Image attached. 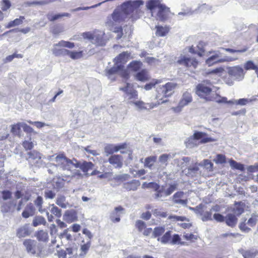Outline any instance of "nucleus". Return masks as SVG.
Returning <instances> with one entry per match:
<instances>
[{"label":"nucleus","instance_id":"de8ad7c7","mask_svg":"<svg viewBox=\"0 0 258 258\" xmlns=\"http://www.w3.org/2000/svg\"><path fill=\"white\" fill-rule=\"evenodd\" d=\"M104 151L106 153V155H111L114 152H117L116 151V146L113 144H108L104 147Z\"/></svg>","mask_w":258,"mask_h":258},{"label":"nucleus","instance_id":"aec40b11","mask_svg":"<svg viewBox=\"0 0 258 258\" xmlns=\"http://www.w3.org/2000/svg\"><path fill=\"white\" fill-rule=\"evenodd\" d=\"M177 184L175 182L169 183L167 181L166 184L164 185L165 187V196H168L170 195L177 189Z\"/></svg>","mask_w":258,"mask_h":258},{"label":"nucleus","instance_id":"cd10ccee","mask_svg":"<svg viewBox=\"0 0 258 258\" xmlns=\"http://www.w3.org/2000/svg\"><path fill=\"white\" fill-rule=\"evenodd\" d=\"M143 63L141 61L133 60L127 66L129 69L133 72H138L141 69Z\"/></svg>","mask_w":258,"mask_h":258},{"label":"nucleus","instance_id":"39448f33","mask_svg":"<svg viewBox=\"0 0 258 258\" xmlns=\"http://www.w3.org/2000/svg\"><path fill=\"white\" fill-rule=\"evenodd\" d=\"M227 73L231 78L238 81L242 80L245 75L243 68L240 66L228 67Z\"/></svg>","mask_w":258,"mask_h":258},{"label":"nucleus","instance_id":"9d476101","mask_svg":"<svg viewBox=\"0 0 258 258\" xmlns=\"http://www.w3.org/2000/svg\"><path fill=\"white\" fill-rule=\"evenodd\" d=\"M177 86V84L173 82H168L163 85L162 93L165 97L171 96L174 92L173 90Z\"/></svg>","mask_w":258,"mask_h":258},{"label":"nucleus","instance_id":"09e8293b","mask_svg":"<svg viewBox=\"0 0 258 258\" xmlns=\"http://www.w3.org/2000/svg\"><path fill=\"white\" fill-rule=\"evenodd\" d=\"M158 171L159 172L158 177H162L165 176L166 177H168V176H171L173 175V173L171 172H167L166 169L165 168V167L162 168L161 167L158 168Z\"/></svg>","mask_w":258,"mask_h":258},{"label":"nucleus","instance_id":"8fccbe9b","mask_svg":"<svg viewBox=\"0 0 258 258\" xmlns=\"http://www.w3.org/2000/svg\"><path fill=\"white\" fill-rule=\"evenodd\" d=\"M164 189V185H163L159 188V189L156 190V193L155 194V198L156 199H160L162 198L166 197V196H165Z\"/></svg>","mask_w":258,"mask_h":258},{"label":"nucleus","instance_id":"680f3d73","mask_svg":"<svg viewBox=\"0 0 258 258\" xmlns=\"http://www.w3.org/2000/svg\"><path fill=\"white\" fill-rule=\"evenodd\" d=\"M242 254L244 258H254L256 256V252L253 250L243 251Z\"/></svg>","mask_w":258,"mask_h":258},{"label":"nucleus","instance_id":"e433bc0d","mask_svg":"<svg viewBox=\"0 0 258 258\" xmlns=\"http://www.w3.org/2000/svg\"><path fill=\"white\" fill-rule=\"evenodd\" d=\"M28 157L26 158L27 160H40L41 158V154L35 150L29 152L27 153Z\"/></svg>","mask_w":258,"mask_h":258},{"label":"nucleus","instance_id":"c85d7f7f","mask_svg":"<svg viewBox=\"0 0 258 258\" xmlns=\"http://www.w3.org/2000/svg\"><path fill=\"white\" fill-rule=\"evenodd\" d=\"M21 127H22V123L18 122L11 125V132L14 136L20 137L21 132Z\"/></svg>","mask_w":258,"mask_h":258},{"label":"nucleus","instance_id":"c756f323","mask_svg":"<svg viewBox=\"0 0 258 258\" xmlns=\"http://www.w3.org/2000/svg\"><path fill=\"white\" fill-rule=\"evenodd\" d=\"M35 236L39 241L45 242L48 240V235L47 232L43 230L38 231L35 234Z\"/></svg>","mask_w":258,"mask_h":258},{"label":"nucleus","instance_id":"4c0bfd02","mask_svg":"<svg viewBox=\"0 0 258 258\" xmlns=\"http://www.w3.org/2000/svg\"><path fill=\"white\" fill-rule=\"evenodd\" d=\"M68 56L72 59H78L83 57V51H70L69 50Z\"/></svg>","mask_w":258,"mask_h":258},{"label":"nucleus","instance_id":"c03bdc74","mask_svg":"<svg viewBox=\"0 0 258 258\" xmlns=\"http://www.w3.org/2000/svg\"><path fill=\"white\" fill-rule=\"evenodd\" d=\"M222 50H224L227 52H228L230 53H243L246 52L248 50V47L246 46H244L242 49H235L233 48H223L222 47L220 48Z\"/></svg>","mask_w":258,"mask_h":258},{"label":"nucleus","instance_id":"864d4df0","mask_svg":"<svg viewBox=\"0 0 258 258\" xmlns=\"http://www.w3.org/2000/svg\"><path fill=\"white\" fill-rule=\"evenodd\" d=\"M143 186L146 188H153L155 190H157L160 187L158 183L153 182H150L148 183L145 182L143 184Z\"/></svg>","mask_w":258,"mask_h":258},{"label":"nucleus","instance_id":"423d86ee","mask_svg":"<svg viewBox=\"0 0 258 258\" xmlns=\"http://www.w3.org/2000/svg\"><path fill=\"white\" fill-rule=\"evenodd\" d=\"M209 53L212 54L206 60V64L209 67L213 65L215 63L232 61L237 59V57L234 58L233 57H225L223 58L220 59L217 58L214 51L209 52Z\"/></svg>","mask_w":258,"mask_h":258},{"label":"nucleus","instance_id":"a19ab883","mask_svg":"<svg viewBox=\"0 0 258 258\" xmlns=\"http://www.w3.org/2000/svg\"><path fill=\"white\" fill-rule=\"evenodd\" d=\"M91 246V243L90 241L87 242L86 243L82 244L81 245L80 250L81 253L79 254V256L80 257H84L86 253H87L88 251L89 250L90 247Z\"/></svg>","mask_w":258,"mask_h":258},{"label":"nucleus","instance_id":"603ef678","mask_svg":"<svg viewBox=\"0 0 258 258\" xmlns=\"http://www.w3.org/2000/svg\"><path fill=\"white\" fill-rule=\"evenodd\" d=\"M244 212L243 207L240 204H235L233 208L234 215L235 216H239Z\"/></svg>","mask_w":258,"mask_h":258},{"label":"nucleus","instance_id":"f704fd0d","mask_svg":"<svg viewBox=\"0 0 258 258\" xmlns=\"http://www.w3.org/2000/svg\"><path fill=\"white\" fill-rule=\"evenodd\" d=\"M92 43L96 46H103L105 45L106 42L103 37L100 35L94 36Z\"/></svg>","mask_w":258,"mask_h":258},{"label":"nucleus","instance_id":"1a4fd4ad","mask_svg":"<svg viewBox=\"0 0 258 258\" xmlns=\"http://www.w3.org/2000/svg\"><path fill=\"white\" fill-rule=\"evenodd\" d=\"M31 233L29 224H25L16 230V236L18 238H23L29 236Z\"/></svg>","mask_w":258,"mask_h":258},{"label":"nucleus","instance_id":"e2e57ef3","mask_svg":"<svg viewBox=\"0 0 258 258\" xmlns=\"http://www.w3.org/2000/svg\"><path fill=\"white\" fill-rule=\"evenodd\" d=\"M246 220L244 222H241L239 225V228L241 231L245 233H248L251 231V229L246 226L247 222H245Z\"/></svg>","mask_w":258,"mask_h":258},{"label":"nucleus","instance_id":"774afa93","mask_svg":"<svg viewBox=\"0 0 258 258\" xmlns=\"http://www.w3.org/2000/svg\"><path fill=\"white\" fill-rule=\"evenodd\" d=\"M2 198L5 201L10 199L12 196V192L8 190H4L2 191Z\"/></svg>","mask_w":258,"mask_h":258},{"label":"nucleus","instance_id":"6e6552de","mask_svg":"<svg viewBox=\"0 0 258 258\" xmlns=\"http://www.w3.org/2000/svg\"><path fill=\"white\" fill-rule=\"evenodd\" d=\"M192 96L188 92H185L182 95L181 99L180 100L178 106L177 107L173 108L175 111H180L181 108L192 101Z\"/></svg>","mask_w":258,"mask_h":258},{"label":"nucleus","instance_id":"4468645a","mask_svg":"<svg viewBox=\"0 0 258 258\" xmlns=\"http://www.w3.org/2000/svg\"><path fill=\"white\" fill-rule=\"evenodd\" d=\"M122 157L120 155H111L108 159L110 164L114 165L116 167H121L122 166Z\"/></svg>","mask_w":258,"mask_h":258},{"label":"nucleus","instance_id":"4be33fe9","mask_svg":"<svg viewBox=\"0 0 258 258\" xmlns=\"http://www.w3.org/2000/svg\"><path fill=\"white\" fill-rule=\"evenodd\" d=\"M224 221L228 226L234 227L237 223V218L233 214H228L225 218Z\"/></svg>","mask_w":258,"mask_h":258},{"label":"nucleus","instance_id":"412c9836","mask_svg":"<svg viewBox=\"0 0 258 258\" xmlns=\"http://www.w3.org/2000/svg\"><path fill=\"white\" fill-rule=\"evenodd\" d=\"M135 77L136 80L141 82H145L149 79L148 71L146 69H142L138 71L136 73Z\"/></svg>","mask_w":258,"mask_h":258},{"label":"nucleus","instance_id":"9b49d317","mask_svg":"<svg viewBox=\"0 0 258 258\" xmlns=\"http://www.w3.org/2000/svg\"><path fill=\"white\" fill-rule=\"evenodd\" d=\"M130 56V53L127 51L122 52L114 58V62L115 63V64H121L123 68Z\"/></svg>","mask_w":258,"mask_h":258},{"label":"nucleus","instance_id":"49530a36","mask_svg":"<svg viewBox=\"0 0 258 258\" xmlns=\"http://www.w3.org/2000/svg\"><path fill=\"white\" fill-rule=\"evenodd\" d=\"M63 178H53V186L54 188L59 189L63 187Z\"/></svg>","mask_w":258,"mask_h":258},{"label":"nucleus","instance_id":"72a5a7b5","mask_svg":"<svg viewBox=\"0 0 258 258\" xmlns=\"http://www.w3.org/2000/svg\"><path fill=\"white\" fill-rule=\"evenodd\" d=\"M25 19L24 16H20L19 18H17L13 21H10L6 26V28H11L12 27L18 26L23 23V20Z\"/></svg>","mask_w":258,"mask_h":258},{"label":"nucleus","instance_id":"0eeeda50","mask_svg":"<svg viewBox=\"0 0 258 258\" xmlns=\"http://www.w3.org/2000/svg\"><path fill=\"white\" fill-rule=\"evenodd\" d=\"M37 244V242L33 239H25L23 241V245L27 252L33 255L36 254Z\"/></svg>","mask_w":258,"mask_h":258},{"label":"nucleus","instance_id":"f3484780","mask_svg":"<svg viewBox=\"0 0 258 258\" xmlns=\"http://www.w3.org/2000/svg\"><path fill=\"white\" fill-rule=\"evenodd\" d=\"M123 208L121 206L115 208L114 210L111 212L110 216V220L113 222H119L120 220V214L118 212L122 211Z\"/></svg>","mask_w":258,"mask_h":258},{"label":"nucleus","instance_id":"58836bf2","mask_svg":"<svg viewBox=\"0 0 258 258\" xmlns=\"http://www.w3.org/2000/svg\"><path fill=\"white\" fill-rule=\"evenodd\" d=\"M46 221L42 216H36L33 220L32 225L34 227H36L39 225H45Z\"/></svg>","mask_w":258,"mask_h":258},{"label":"nucleus","instance_id":"ea45409f","mask_svg":"<svg viewBox=\"0 0 258 258\" xmlns=\"http://www.w3.org/2000/svg\"><path fill=\"white\" fill-rule=\"evenodd\" d=\"M213 161L217 164H222L227 162L226 156L222 154H217L215 158L213 159Z\"/></svg>","mask_w":258,"mask_h":258},{"label":"nucleus","instance_id":"a211bd4d","mask_svg":"<svg viewBox=\"0 0 258 258\" xmlns=\"http://www.w3.org/2000/svg\"><path fill=\"white\" fill-rule=\"evenodd\" d=\"M228 163L231 168L234 170H238L241 172H243L245 170V165L240 162L233 160L232 158H230L228 160Z\"/></svg>","mask_w":258,"mask_h":258},{"label":"nucleus","instance_id":"dca6fc26","mask_svg":"<svg viewBox=\"0 0 258 258\" xmlns=\"http://www.w3.org/2000/svg\"><path fill=\"white\" fill-rule=\"evenodd\" d=\"M55 203L57 205L63 209L72 207V205L67 201L66 197L63 195H58Z\"/></svg>","mask_w":258,"mask_h":258},{"label":"nucleus","instance_id":"f257e3e1","mask_svg":"<svg viewBox=\"0 0 258 258\" xmlns=\"http://www.w3.org/2000/svg\"><path fill=\"white\" fill-rule=\"evenodd\" d=\"M55 161L57 163L55 166L59 167L63 170L70 171L72 175L71 177L75 175L81 176V173L80 169L86 176H95L98 175L97 177H105L104 174H101L100 172L95 167V165L91 161H87L83 160H78L73 158L70 159L64 154H59L55 158Z\"/></svg>","mask_w":258,"mask_h":258},{"label":"nucleus","instance_id":"f8f14e48","mask_svg":"<svg viewBox=\"0 0 258 258\" xmlns=\"http://www.w3.org/2000/svg\"><path fill=\"white\" fill-rule=\"evenodd\" d=\"M199 167L203 168L207 172H211L213 171L214 164L211 160L205 159L198 163L197 164Z\"/></svg>","mask_w":258,"mask_h":258},{"label":"nucleus","instance_id":"5701e85b","mask_svg":"<svg viewBox=\"0 0 258 258\" xmlns=\"http://www.w3.org/2000/svg\"><path fill=\"white\" fill-rule=\"evenodd\" d=\"M166 10H169V8L166 7L164 5L161 6L159 9L157 16L158 19L161 22H164L167 18Z\"/></svg>","mask_w":258,"mask_h":258},{"label":"nucleus","instance_id":"a878e982","mask_svg":"<svg viewBox=\"0 0 258 258\" xmlns=\"http://www.w3.org/2000/svg\"><path fill=\"white\" fill-rule=\"evenodd\" d=\"M163 5L160 0H149L146 4V7L148 10L152 11L156 8L159 9Z\"/></svg>","mask_w":258,"mask_h":258},{"label":"nucleus","instance_id":"bb28decb","mask_svg":"<svg viewBox=\"0 0 258 258\" xmlns=\"http://www.w3.org/2000/svg\"><path fill=\"white\" fill-rule=\"evenodd\" d=\"M156 31L155 34L158 37H164L169 32V29L167 27H163L160 25L155 26Z\"/></svg>","mask_w":258,"mask_h":258},{"label":"nucleus","instance_id":"052dcab7","mask_svg":"<svg viewBox=\"0 0 258 258\" xmlns=\"http://www.w3.org/2000/svg\"><path fill=\"white\" fill-rule=\"evenodd\" d=\"M212 98L214 99L213 101L219 104L226 103L227 102V98L226 97H221L218 94H216V96L212 97Z\"/></svg>","mask_w":258,"mask_h":258},{"label":"nucleus","instance_id":"7ed1b4c3","mask_svg":"<svg viewBox=\"0 0 258 258\" xmlns=\"http://www.w3.org/2000/svg\"><path fill=\"white\" fill-rule=\"evenodd\" d=\"M119 90L124 93V99L128 104L132 105L131 102H134L138 99V91L134 88L133 85L129 83H127L124 87L119 88Z\"/></svg>","mask_w":258,"mask_h":258},{"label":"nucleus","instance_id":"7c9ffc66","mask_svg":"<svg viewBox=\"0 0 258 258\" xmlns=\"http://www.w3.org/2000/svg\"><path fill=\"white\" fill-rule=\"evenodd\" d=\"M175 154H163L159 157V162L162 164H164L165 166L167 165V161L169 159L173 158Z\"/></svg>","mask_w":258,"mask_h":258},{"label":"nucleus","instance_id":"6e6d98bb","mask_svg":"<svg viewBox=\"0 0 258 258\" xmlns=\"http://www.w3.org/2000/svg\"><path fill=\"white\" fill-rule=\"evenodd\" d=\"M257 216L252 215L251 217L247 221V224L250 227H254L257 222Z\"/></svg>","mask_w":258,"mask_h":258},{"label":"nucleus","instance_id":"0e129e2a","mask_svg":"<svg viewBox=\"0 0 258 258\" xmlns=\"http://www.w3.org/2000/svg\"><path fill=\"white\" fill-rule=\"evenodd\" d=\"M2 10L6 11L11 6V3L9 0H3L1 3Z\"/></svg>","mask_w":258,"mask_h":258},{"label":"nucleus","instance_id":"20e7f679","mask_svg":"<svg viewBox=\"0 0 258 258\" xmlns=\"http://www.w3.org/2000/svg\"><path fill=\"white\" fill-rule=\"evenodd\" d=\"M212 91L210 86H206L204 83H200L196 86V94L201 98H203L206 101H213L212 96L209 95Z\"/></svg>","mask_w":258,"mask_h":258},{"label":"nucleus","instance_id":"2f4dec72","mask_svg":"<svg viewBox=\"0 0 258 258\" xmlns=\"http://www.w3.org/2000/svg\"><path fill=\"white\" fill-rule=\"evenodd\" d=\"M244 68L245 70H254L258 77V67L252 60H248L244 64Z\"/></svg>","mask_w":258,"mask_h":258},{"label":"nucleus","instance_id":"4d7b16f0","mask_svg":"<svg viewBox=\"0 0 258 258\" xmlns=\"http://www.w3.org/2000/svg\"><path fill=\"white\" fill-rule=\"evenodd\" d=\"M201 216L203 221H211L213 219L211 211H206L205 212L203 211V215Z\"/></svg>","mask_w":258,"mask_h":258},{"label":"nucleus","instance_id":"13d9d810","mask_svg":"<svg viewBox=\"0 0 258 258\" xmlns=\"http://www.w3.org/2000/svg\"><path fill=\"white\" fill-rule=\"evenodd\" d=\"M247 170V174L258 172L257 163H254L253 165L247 166L245 168Z\"/></svg>","mask_w":258,"mask_h":258},{"label":"nucleus","instance_id":"c9c22d12","mask_svg":"<svg viewBox=\"0 0 258 258\" xmlns=\"http://www.w3.org/2000/svg\"><path fill=\"white\" fill-rule=\"evenodd\" d=\"M157 157L156 156H151L145 158L144 166L152 169L154 163L156 161Z\"/></svg>","mask_w":258,"mask_h":258},{"label":"nucleus","instance_id":"5fc2aeb1","mask_svg":"<svg viewBox=\"0 0 258 258\" xmlns=\"http://www.w3.org/2000/svg\"><path fill=\"white\" fill-rule=\"evenodd\" d=\"M160 83H161V81L159 80H153L152 82L147 83L144 86V89L146 90H150L156 84H158Z\"/></svg>","mask_w":258,"mask_h":258},{"label":"nucleus","instance_id":"37998d69","mask_svg":"<svg viewBox=\"0 0 258 258\" xmlns=\"http://www.w3.org/2000/svg\"><path fill=\"white\" fill-rule=\"evenodd\" d=\"M164 226L156 227L154 229L152 233V237L156 238L161 235L165 232Z\"/></svg>","mask_w":258,"mask_h":258},{"label":"nucleus","instance_id":"f03ea898","mask_svg":"<svg viewBox=\"0 0 258 258\" xmlns=\"http://www.w3.org/2000/svg\"><path fill=\"white\" fill-rule=\"evenodd\" d=\"M144 4L142 0L127 1L116 7L110 17H108L106 24L108 26L114 25V22L124 21L128 16Z\"/></svg>","mask_w":258,"mask_h":258},{"label":"nucleus","instance_id":"338daca9","mask_svg":"<svg viewBox=\"0 0 258 258\" xmlns=\"http://www.w3.org/2000/svg\"><path fill=\"white\" fill-rule=\"evenodd\" d=\"M45 199H53L55 197V193L51 190H45L44 193Z\"/></svg>","mask_w":258,"mask_h":258},{"label":"nucleus","instance_id":"473e14b6","mask_svg":"<svg viewBox=\"0 0 258 258\" xmlns=\"http://www.w3.org/2000/svg\"><path fill=\"white\" fill-rule=\"evenodd\" d=\"M53 54L55 56H65L68 55L69 50L65 48H57L54 47L52 49Z\"/></svg>","mask_w":258,"mask_h":258},{"label":"nucleus","instance_id":"69168bd1","mask_svg":"<svg viewBox=\"0 0 258 258\" xmlns=\"http://www.w3.org/2000/svg\"><path fill=\"white\" fill-rule=\"evenodd\" d=\"M205 50L204 48H200L199 51H197L195 48L191 46L189 48V52L192 54H197L199 56H202Z\"/></svg>","mask_w":258,"mask_h":258},{"label":"nucleus","instance_id":"393cba45","mask_svg":"<svg viewBox=\"0 0 258 258\" xmlns=\"http://www.w3.org/2000/svg\"><path fill=\"white\" fill-rule=\"evenodd\" d=\"M121 70H122V66L121 64H115L114 62V66L112 68L105 69V73L106 75L110 78V76L119 73Z\"/></svg>","mask_w":258,"mask_h":258},{"label":"nucleus","instance_id":"79ce46f5","mask_svg":"<svg viewBox=\"0 0 258 258\" xmlns=\"http://www.w3.org/2000/svg\"><path fill=\"white\" fill-rule=\"evenodd\" d=\"M171 231H167L161 238L158 237V241H160L162 244H166L168 243L171 239Z\"/></svg>","mask_w":258,"mask_h":258},{"label":"nucleus","instance_id":"bf43d9fd","mask_svg":"<svg viewBox=\"0 0 258 258\" xmlns=\"http://www.w3.org/2000/svg\"><path fill=\"white\" fill-rule=\"evenodd\" d=\"M135 226L139 232H142L146 227L145 222L140 220H138L136 222Z\"/></svg>","mask_w":258,"mask_h":258},{"label":"nucleus","instance_id":"3c124183","mask_svg":"<svg viewBox=\"0 0 258 258\" xmlns=\"http://www.w3.org/2000/svg\"><path fill=\"white\" fill-rule=\"evenodd\" d=\"M50 212L54 214L56 217L60 218L61 216V210L54 204L51 205Z\"/></svg>","mask_w":258,"mask_h":258},{"label":"nucleus","instance_id":"6ab92c4d","mask_svg":"<svg viewBox=\"0 0 258 258\" xmlns=\"http://www.w3.org/2000/svg\"><path fill=\"white\" fill-rule=\"evenodd\" d=\"M140 185V182L138 180L134 179L131 181L126 182L123 183V187L127 190H135Z\"/></svg>","mask_w":258,"mask_h":258},{"label":"nucleus","instance_id":"ddd939ff","mask_svg":"<svg viewBox=\"0 0 258 258\" xmlns=\"http://www.w3.org/2000/svg\"><path fill=\"white\" fill-rule=\"evenodd\" d=\"M198 163H196L194 166H190L187 168L184 169L183 172L188 176L190 175H191V177L197 176L199 172H201V171H200L199 166L197 165Z\"/></svg>","mask_w":258,"mask_h":258},{"label":"nucleus","instance_id":"b1692460","mask_svg":"<svg viewBox=\"0 0 258 258\" xmlns=\"http://www.w3.org/2000/svg\"><path fill=\"white\" fill-rule=\"evenodd\" d=\"M71 15L68 13H58L53 15L51 13H49L47 14V18L51 22H54L55 20L61 18L63 17H70Z\"/></svg>","mask_w":258,"mask_h":258},{"label":"nucleus","instance_id":"2eb2a0df","mask_svg":"<svg viewBox=\"0 0 258 258\" xmlns=\"http://www.w3.org/2000/svg\"><path fill=\"white\" fill-rule=\"evenodd\" d=\"M77 219V214L75 210H67L63 215V220L68 223H72Z\"/></svg>","mask_w":258,"mask_h":258},{"label":"nucleus","instance_id":"a18cd8bd","mask_svg":"<svg viewBox=\"0 0 258 258\" xmlns=\"http://www.w3.org/2000/svg\"><path fill=\"white\" fill-rule=\"evenodd\" d=\"M177 62L179 64H184L187 67H190L192 63L191 59L185 56L181 57Z\"/></svg>","mask_w":258,"mask_h":258}]
</instances>
